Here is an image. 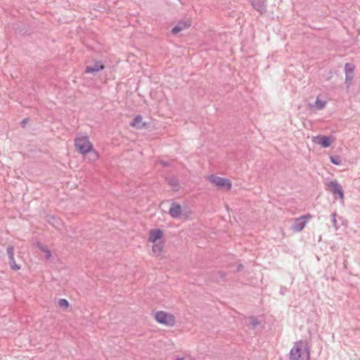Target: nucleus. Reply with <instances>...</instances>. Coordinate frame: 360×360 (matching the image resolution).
<instances>
[{
    "label": "nucleus",
    "mask_w": 360,
    "mask_h": 360,
    "mask_svg": "<svg viewBox=\"0 0 360 360\" xmlns=\"http://www.w3.org/2000/svg\"><path fill=\"white\" fill-rule=\"evenodd\" d=\"M290 360H309L310 352L307 344L296 342L290 352Z\"/></svg>",
    "instance_id": "1"
},
{
    "label": "nucleus",
    "mask_w": 360,
    "mask_h": 360,
    "mask_svg": "<svg viewBox=\"0 0 360 360\" xmlns=\"http://www.w3.org/2000/svg\"><path fill=\"white\" fill-rule=\"evenodd\" d=\"M75 146L76 150L82 155L89 151L93 147V144L90 142L87 136L77 137L75 139Z\"/></svg>",
    "instance_id": "2"
},
{
    "label": "nucleus",
    "mask_w": 360,
    "mask_h": 360,
    "mask_svg": "<svg viewBox=\"0 0 360 360\" xmlns=\"http://www.w3.org/2000/svg\"><path fill=\"white\" fill-rule=\"evenodd\" d=\"M155 319L159 323L167 326H173L175 324V317L172 314L159 311L155 314Z\"/></svg>",
    "instance_id": "3"
},
{
    "label": "nucleus",
    "mask_w": 360,
    "mask_h": 360,
    "mask_svg": "<svg viewBox=\"0 0 360 360\" xmlns=\"http://www.w3.org/2000/svg\"><path fill=\"white\" fill-rule=\"evenodd\" d=\"M208 180L221 189H225L226 191L231 189L232 184L229 179L212 174L208 176Z\"/></svg>",
    "instance_id": "4"
},
{
    "label": "nucleus",
    "mask_w": 360,
    "mask_h": 360,
    "mask_svg": "<svg viewBox=\"0 0 360 360\" xmlns=\"http://www.w3.org/2000/svg\"><path fill=\"white\" fill-rule=\"evenodd\" d=\"M327 190L333 193L335 199L340 198L342 200L344 198V191L342 186L336 180L330 181L327 184Z\"/></svg>",
    "instance_id": "5"
},
{
    "label": "nucleus",
    "mask_w": 360,
    "mask_h": 360,
    "mask_svg": "<svg viewBox=\"0 0 360 360\" xmlns=\"http://www.w3.org/2000/svg\"><path fill=\"white\" fill-rule=\"evenodd\" d=\"M311 217V214H307L295 219L294 223L292 225V229L295 232H300L304 229L308 220Z\"/></svg>",
    "instance_id": "6"
},
{
    "label": "nucleus",
    "mask_w": 360,
    "mask_h": 360,
    "mask_svg": "<svg viewBox=\"0 0 360 360\" xmlns=\"http://www.w3.org/2000/svg\"><path fill=\"white\" fill-rule=\"evenodd\" d=\"M333 139L331 136L319 135L313 137V142L319 144L323 148H328L331 146Z\"/></svg>",
    "instance_id": "7"
},
{
    "label": "nucleus",
    "mask_w": 360,
    "mask_h": 360,
    "mask_svg": "<svg viewBox=\"0 0 360 360\" xmlns=\"http://www.w3.org/2000/svg\"><path fill=\"white\" fill-rule=\"evenodd\" d=\"M355 65L351 63H347L345 65V83L350 85L354 75Z\"/></svg>",
    "instance_id": "8"
},
{
    "label": "nucleus",
    "mask_w": 360,
    "mask_h": 360,
    "mask_svg": "<svg viewBox=\"0 0 360 360\" xmlns=\"http://www.w3.org/2000/svg\"><path fill=\"white\" fill-rule=\"evenodd\" d=\"M129 125L137 129H143L148 127V124L143 121V117L141 115H137L130 122Z\"/></svg>",
    "instance_id": "9"
},
{
    "label": "nucleus",
    "mask_w": 360,
    "mask_h": 360,
    "mask_svg": "<svg viewBox=\"0 0 360 360\" xmlns=\"http://www.w3.org/2000/svg\"><path fill=\"white\" fill-rule=\"evenodd\" d=\"M105 65L100 60H95L93 65L86 66L85 72L86 73L96 74V72L103 70Z\"/></svg>",
    "instance_id": "10"
},
{
    "label": "nucleus",
    "mask_w": 360,
    "mask_h": 360,
    "mask_svg": "<svg viewBox=\"0 0 360 360\" xmlns=\"http://www.w3.org/2000/svg\"><path fill=\"white\" fill-rule=\"evenodd\" d=\"M251 4L260 14H264L266 12L267 4L266 0H252Z\"/></svg>",
    "instance_id": "11"
},
{
    "label": "nucleus",
    "mask_w": 360,
    "mask_h": 360,
    "mask_svg": "<svg viewBox=\"0 0 360 360\" xmlns=\"http://www.w3.org/2000/svg\"><path fill=\"white\" fill-rule=\"evenodd\" d=\"M169 214L172 218H180L181 216V205L176 202H172L171 204V207L169 210Z\"/></svg>",
    "instance_id": "12"
},
{
    "label": "nucleus",
    "mask_w": 360,
    "mask_h": 360,
    "mask_svg": "<svg viewBox=\"0 0 360 360\" xmlns=\"http://www.w3.org/2000/svg\"><path fill=\"white\" fill-rule=\"evenodd\" d=\"M191 26V20L179 21L171 30L172 34H177L181 31Z\"/></svg>",
    "instance_id": "13"
},
{
    "label": "nucleus",
    "mask_w": 360,
    "mask_h": 360,
    "mask_svg": "<svg viewBox=\"0 0 360 360\" xmlns=\"http://www.w3.org/2000/svg\"><path fill=\"white\" fill-rule=\"evenodd\" d=\"M163 231L160 229H151L149 232L148 241L155 243L163 237Z\"/></svg>",
    "instance_id": "14"
},
{
    "label": "nucleus",
    "mask_w": 360,
    "mask_h": 360,
    "mask_svg": "<svg viewBox=\"0 0 360 360\" xmlns=\"http://www.w3.org/2000/svg\"><path fill=\"white\" fill-rule=\"evenodd\" d=\"M83 155L85 159H87L90 162H94L98 158V154L93 147L92 149H90L89 151L86 152Z\"/></svg>",
    "instance_id": "15"
},
{
    "label": "nucleus",
    "mask_w": 360,
    "mask_h": 360,
    "mask_svg": "<svg viewBox=\"0 0 360 360\" xmlns=\"http://www.w3.org/2000/svg\"><path fill=\"white\" fill-rule=\"evenodd\" d=\"M164 248V243L159 241L153 245V252L155 255H159Z\"/></svg>",
    "instance_id": "16"
},
{
    "label": "nucleus",
    "mask_w": 360,
    "mask_h": 360,
    "mask_svg": "<svg viewBox=\"0 0 360 360\" xmlns=\"http://www.w3.org/2000/svg\"><path fill=\"white\" fill-rule=\"evenodd\" d=\"M326 103H327L326 101H321L318 97L316 98V101H315L314 105L309 104V105L311 107L316 108V109L318 110H323L325 108Z\"/></svg>",
    "instance_id": "17"
},
{
    "label": "nucleus",
    "mask_w": 360,
    "mask_h": 360,
    "mask_svg": "<svg viewBox=\"0 0 360 360\" xmlns=\"http://www.w3.org/2000/svg\"><path fill=\"white\" fill-rule=\"evenodd\" d=\"M168 184L170 186L172 187L174 191H178L179 188V184L178 180L175 177L169 178L168 180Z\"/></svg>",
    "instance_id": "18"
},
{
    "label": "nucleus",
    "mask_w": 360,
    "mask_h": 360,
    "mask_svg": "<svg viewBox=\"0 0 360 360\" xmlns=\"http://www.w3.org/2000/svg\"><path fill=\"white\" fill-rule=\"evenodd\" d=\"M6 252L8 257L9 261L13 260L14 258V248L13 245H8L6 248Z\"/></svg>",
    "instance_id": "19"
},
{
    "label": "nucleus",
    "mask_w": 360,
    "mask_h": 360,
    "mask_svg": "<svg viewBox=\"0 0 360 360\" xmlns=\"http://www.w3.org/2000/svg\"><path fill=\"white\" fill-rule=\"evenodd\" d=\"M47 221L54 226L60 224V219L55 217L54 216H47Z\"/></svg>",
    "instance_id": "20"
},
{
    "label": "nucleus",
    "mask_w": 360,
    "mask_h": 360,
    "mask_svg": "<svg viewBox=\"0 0 360 360\" xmlns=\"http://www.w3.org/2000/svg\"><path fill=\"white\" fill-rule=\"evenodd\" d=\"M330 160L333 165H340L342 164V159L339 155L330 156Z\"/></svg>",
    "instance_id": "21"
},
{
    "label": "nucleus",
    "mask_w": 360,
    "mask_h": 360,
    "mask_svg": "<svg viewBox=\"0 0 360 360\" xmlns=\"http://www.w3.org/2000/svg\"><path fill=\"white\" fill-rule=\"evenodd\" d=\"M260 323V322L259 321L258 319L255 316H251L250 318V324L253 327V328H255L257 327L259 324Z\"/></svg>",
    "instance_id": "22"
},
{
    "label": "nucleus",
    "mask_w": 360,
    "mask_h": 360,
    "mask_svg": "<svg viewBox=\"0 0 360 360\" xmlns=\"http://www.w3.org/2000/svg\"><path fill=\"white\" fill-rule=\"evenodd\" d=\"M217 277L216 278H213V279H214L217 282H220L221 281L224 280L225 276H226V274L223 271H219L217 272V274H216Z\"/></svg>",
    "instance_id": "23"
},
{
    "label": "nucleus",
    "mask_w": 360,
    "mask_h": 360,
    "mask_svg": "<svg viewBox=\"0 0 360 360\" xmlns=\"http://www.w3.org/2000/svg\"><path fill=\"white\" fill-rule=\"evenodd\" d=\"M58 305L61 307L68 308L70 304L67 300L62 298L58 300Z\"/></svg>",
    "instance_id": "24"
},
{
    "label": "nucleus",
    "mask_w": 360,
    "mask_h": 360,
    "mask_svg": "<svg viewBox=\"0 0 360 360\" xmlns=\"http://www.w3.org/2000/svg\"><path fill=\"white\" fill-rule=\"evenodd\" d=\"M336 213L334 212L332 214L331 217H332V223H333V227L335 228V230H338V222H337V219H336Z\"/></svg>",
    "instance_id": "25"
},
{
    "label": "nucleus",
    "mask_w": 360,
    "mask_h": 360,
    "mask_svg": "<svg viewBox=\"0 0 360 360\" xmlns=\"http://www.w3.org/2000/svg\"><path fill=\"white\" fill-rule=\"evenodd\" d=\"M9 264L11 266V268L13 270H15L16 271V270H19L20 269V266L15 263L14 258H13V262L12 261H9Z\"/></svg>",
    "instance_id": "26"
},
{
    "label": "nucleus",
    "mask_w": 360,
    "mask_h": 360,
    "mask_svg": "<svg viewBox=\"0 0 360 360\" xmlns=\"http://www.w3.org/2000/svg\"><path fill=\"white\" fill-rule=\"evenodd\" d=\"M46 259H50L51 257V252L49 249H46Z\"/></svg>",
    "instance_id": "27"
},
{
    "label": "nucleus",
    "mask_w": 360,
    "mask_h": 360,
    "mask_svg": "<svg viewBox=\"0 0 360 360\" xmlns=\"http://www.w3.org/2000/svg\"><path fill=\"white\" fill-rule=\"evenodd\" d=\"M29 119L28 118H25L23 119L21 122H20V126L22 127H25L26 124L27 123Z\"/></svg>",
    "instance_id": "28"
},
{
    "label": "nucleus",
    "mask_w": 360,
    "mask_h": 360,
    "mask_svg": "<svg viewBox=\"0 0 360 360\" xmlns=\"http://www.w3.org/2000/svg\"><path fill=\"white\" fill-rule=\"evenodd\" d=\"M38 247L42 251V252H46V249H48L47 247L41 245V244H39L38 243Z\"/></svg>",
    "instance_id": "29"
},
{
    "label": "nucleus",
    "mask_w": 360,
    "mask_h": 360,
    "mask_svg": "<svg viewBox=\"0 0 360 360\" xmlns=\"http://www.w3.org/2000/svg\"><path fill=\"white\" fill-rule=\"evenodd\" d=\"M243 269V264H238V266H237V271H241Z\"/></svg>",
    "instance_id": "30"
},
{
    "label": "nucleus",
    "mask_w": 360,
    "mask_h": 360,
    "mask_svg": "<svg viewBox=\"0 0 360 360\" xmlns=\"http://www.w3.org/2000/svg\"><path fill=\"white\" fill-rule=\"evenodd\" d=\"M177 360H192L191 357L178 358Z\"/></svg>",
    "instance_id": "31"
},
{
    "label": "nucleus",
    "mask_w": 360,
    "mask_h": 360,
    "mask_svg": "<svg viewBox=\"0 0 360 360\" xmlns=\"http://www.w3.org/2000/svg\"><path fill=\"white\" fill-rule=\"evenodd\" d=\"M160 162L164 166H168L169 165V162H168L161 161Z\"/></svg>",
    "instance_id": "32"
}]
</instances>
